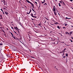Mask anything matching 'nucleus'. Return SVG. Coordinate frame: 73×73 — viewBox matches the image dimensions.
Instances as JSON below:
<instances>
[{"label": "nucleus", "mask_w": 73, "mask_h": 73, "mask_svg": "<svg viewBox=\"0 0 73 73\" xmlns=\"http://www.w3.org/2000/svg\"><path fill=\"white\" fill-rule=\"evenodd\" d=\"M71 38H72V39L73 40V37H71Z\"/></svg>", "instance_id": "nucleus-59"}, {"label": "nucleus", "mask_w": 73, "mask_h": 73, "mask_svg": "<svg viewBox=\"0 0 73 73\" xmlns=\"http://www.w3.org/2000/svg\"><path fill=\"white\" fill-rule=\"evenodd\" d=\"M43 2H44V3H45V0H44Z\"/></svg>", "instance_id": "nucleus-42"}, {"label": "nucleus", "mask_w": 73, "mask_h": 73, "mask_svg": "<svg viewBox=\"0 0 73 73\" xmlns=\"http://www.w3.org/2000/svg\"><path fill=\"white\" fill-rule=\"evenodd\" d=\"M65 26H66L67 25H68V24L65 23Z\"/></svg>", "instance_id": "nucleus-30"}, {"label": "nucleus", "mask_w": 73, "mask_h": 73, "mask_svg": "<svg viewBox=\"0 0 73 73\" xmlns=\"http://www.w3.org/2000/svg\"><path fill=\"white\" fill-rule=\"evenodd\" d=\"M3 3H4V5H5V1H3Z\"/></svg>", "instance_id": "nucleus-24"}, {"label": "nucleus", "mask_w": 73, "mask_h": 73, "mask_svg": "<svg viewBox=\"0 0 73 73\" xmlns=\"http://www.w3.org/2000/svg\"><path fill=\"white\" fill-rule=\"evenodd\" d=\"M64 28H65V29H66V27H63V29H64Z\"/></svg>", "instance_id": "nucleus-37"}, {"label": "nucleus", "mask_w": 73, "mask_h": 73, "mask_svg": "<svg viewBox=\"0 0 73 73\" xmlns=\"http://www.w3.org/2000/svg\"><path fill=\"white\" fill-rule=\"evenodd\" d=\"M41 22L39 24H38V25H39L40 27H42V26L41 25V24H40Z\"/></svg>", "instance_id": "nucleus-6"}, {"label": "nucleus", "mask_w": 73, "mask_h": 73, "mask_svg": "<svg viewBox=\"0 0 73 73\" xmlns=\"http://www.w3.org/2000/svg\"><path fill=\"white\" fill-rule=\"evenodd\" d=\"M58 24V22H56V23H54V24H55V25H56V24Z\"/></svg>", "instance_id": "nucleus-22"}, {"label": "nucleus", "mask_w": 73, "mask_h": 73, "mask_svg": "<svg viewBox=\"0 0 73 73\" xmlns=\"http://www.w3.org/2000/svg\"><path fill=\"white\" fill-rule=\"evenodd\" d=\"M14 29H16V27H14Z\"/></svg>", "instance_id": "nucleus-58"}, {"label": "nucleus", "mask_w": 73, "mask_h": 73, "mask_svg": "<svg viewBox=\"0 0 73 73\" xmlns=\"http://www.w3.org/2000/svg\"><path fill=\"white\" fill-rule=\"evenodd\" d=\"M33 8H35V6H33Z\"/></svg>", "instance_id": "nucleus-57"}, {"label": "nucleus", "mask_w": 73, "mask_h": 73, "mask_svg": "<svg viewBox=\"0 0 73 73\" xmlns=\"http://www.w3.org/2000/svg\"><path fill=\"white\" fill-rule=\"evenodd\" d=\"M32 17H34V18H37V17L36 16H33V13H31V14L30 15Z\"/></svg>", "instance_id": "nucleus-1"}, {"label": "nucleus", "mask_w": 73, "mask_h": 73, "mask_svg": "<svg viewBox=\"0 0 73 73\" xmlns=\"http://www.w3.org/2000/svg\"><path fill=\"white\" fill-rule=\"evenodd\" d=\"M62 3H63L64 5H65V4L64 3V1H62Z\"/></svg>", "instance_id": "nucleus-26"}, {"label": "nucleus", "mask_w": 73, "mask_h": 73, "mask_svg": "<svg viewBox=\"0 0 73 73\" xmlns=\"http://www.w3.org/2000/svg\"><path fill=\"white\" fill-rule=\"evenodd\" d=\"M32 11H33L34 12H35V13H36V11L35 10H34V9H33V8H32Z\"/></svg>", "instance_id": "nucleus-15"}, {"label": "nucleus", "mask_w": 73, "mask_h": 73, "mask_svg": "<svg viewBox=\"0 0 73 73\" xmlns=\"http://www.w3.org/2000/svg\"><path fill=\"white\" fill-rule=\"evenodd\" d=\"M44 29L45 30H46V29L45 27H44Z\"/></svg>", "instance_id": "nucleus-32"}, {"label": "nucleus", "mask_w": 73, "mask_h": 73, "mask_svg": "<svg viewBox=\"0 0 73 73\" xmlns=\"http://www.w3.org/2000/svg\"><path fill=\"white\" fill-rule=\"evenodd\" d=\"M65 45H66L67 46H69V45H66V44H65Z\"/></svg>", "instance_id": "nucleus-45"}, {"label": "nucleus", "mask_w": 73, "mask_h": 73, "mask_svg": "<svg viewBox=\"0 0 73 73\" xmlns=\"http://www.w3.org/2000/svg\"><path fill=\"white\" fill-rule=\"evenodd\" d=\"M32 11V10L31 9L29 13V14H30V13H31V11Z\"/></svg>", "instance_id": "nucleus-10"}, {"label": "nucleus", "mask_w": 73, "mask_h": 73, "mask_svg": "<svg viewBox=\"0 0 73 73\" xmlns=\"http://www.w3.org/2000/svg\"><path fill=\"white\" fill-rule=\"evenodd\" d=\"M54 68H56V66H55Z\"/></svg>", "instance_id": "nucleus-62"}, {"label": "nucleus", "mask_w": 73, "mask_h": 73, "mask_svg": "<svg viewBox=\"0 0 73 73\" xmlns=\"http://www.w3.org/2000/svg\"><path fill=\"white\" fill-rule=\"evenodd\" d=\"M70 1H73V0H70Z\"/></svg>", "instance_id": "nucleus-54"}, {"label": "nucleus", "mask_w": 73, "mask_h": 73, "mask_svg": "<svg viewBox=\"0 0 73 73\" xmlns=\"http://www.w3.org/2000/svg\"><path fill=\"white\" fill-rule=\"evenodd\" d=\"M13 50H14V51H16V50L14 49Z\"/></svg>", "instance_id": "nucleus-63"}, {"label": "nucleus", "mask_w": 73, "mask_h": 73, "mask_svg": "<svg viewBox=\"0 0 73 73\" xmlns=\"http://www.w3.org/2000/svg\"><path fill=\"white\" fill-rule=\"evenodd\" d=\"M40 6H39V7L38 8V10H39L40 9Z\"/></svg>", "instance_id": "nucleus-40"}, {"label": "nucleus", "mask_w": 73, "mask_h": 73, "mask_svg": "<svg viewBox=\"0 0 73 73\" xmlns=\"http://www.w3.org/2000/svg\"><path fill=\"white\" fill-rule=\"evenodd\" d=\"M2 12H3V15H5V14L4 13V12L3 11H2Z\"/></svg>", "instance_id": "nucleus-49"}, {"label": "nucleus", "mask_w": 73, "mask_h": 73, "mask_svg": "<svg viewBox=\"0 0 73 73\" xmlns=\"http://www.w3.org/2000/svg\"><path fill=\"white\" fill-rule=\"evenodd\" d=\"M13 37V38L15 39V40L16 38V37L15 36H13V37Z\"/></svg>", "instance_id": "nucleus-12"}, {"label": "nucleus", "mask_w": 73, "mask_h": 73, "mask_svg": "<svg viewBox=\"0 0 73 73\" xmlns=\"http://www.w3.org/2000/svg\"><path fill=\"white\" fill-rule=\"evenodd\" d=\"M29 41H31V38H30V36H29Z\"/></svg>", "instance_id": "nucleus-14"}, {"label": "nucleus", "mask_w": 73, "mask_h": 73, "mask_svg": "<svg viewBox=\"0 0 73 73\" xmlns=\"http://www.w3.org/2000/svg\"><path fill=\"white\" fill-rule=\"evenodd\" d=\"M53 8H56V7L54 6L53 7Z\"/></svg>", "instance_id": "nucleus-36"}, {"label": "nucleus", "mask_w": 73, "mask_h": 73, "mask_svg": "<svg viewBox=\"0 0 73 73\" xmlns=\"http://www.w3.org/2000/svg\"><path fill=\"white\" fill-rule=\"evenodd\" d=\"M70 40L71 42H73V41H72V40L70 39Z\"/></svg>", "instance_id": "nucleus-35"}, {"label": "nucleus", "mask_w": 73, "mask_h": 73, "mask_svg": "<svg viewBox=\"0 0 73 73\" xmlns=\"http://www.w3.org/2000/svg\"><path fill=\"white\" fill-rule=\"evenodd\" d=\"M45 4L46 5H47V4H46V3H45Z\"/></svg>", "instance_id": "nucleus-55"}, {"label": "nucleus", "mask_w": 73, "mask_h": 73, "mask_svg": "<svg viewBox=\"0 0 73 73\" xmlns=\"http://www.w3.org/2000/svg\"><path fill=\"white\" fill-rule=\"evenodd\" d=\"M13 32H15V33H16V34H17V35H18V34H17V33H16V32L15 31H13Z\"/></svg>", "instance_id": "nucleus-27"}, {"label": "nucleus", "mask_w": 73, "mask_h": 73, "mask_svg": "<svg viewBox=\"0 0 73 73\" xmlns=\"http://www.w3.org/2000/svg\"><path fill=\"white\" fill-rule=\"evenodd\" d=\"M71 19V18H69L67 17H66V19Z\"/></svg>", "instance_id": "nucleus-17"}, {"label": "nucleus", "mask_w": 73, "mask_h": 73, "mask_svg": "<svg viewBox=\"0 0 73 73\" xmlns=\"http://www.w3.org/2000/svg\"><path fill=\"white\" fill-rule=\"evenodd\" d=\"M0 17H1V18H0V19H3V17L2 16V15H0Z\"/></svg>", "instance_id": "nucleus-8"}, {"label": "nucleus", "mask_w": 73, "mask_h": 73, "mask_svg": "<svg viewBox=\"0 0 73 73\" xmlns=\"http://www.w3.org/2000/svg\"><path fill=\"white\" fill-rule=\"evenodd\" d=\"M1 11H2V12H3V11L2 9H1Z\"/></svg>", "instance_id": "nucleus-41"}, {"label": "nucleus", "mask_w": 73, "mask_h": 73, "mask_svg": "<svg viewBox=\"0 0 73 73\" xmlns=\"http://www.w3.org/2000/svg\"><path fill=\"white\" fill-rule=\"evenodd\" d=\"M57 28H58V29H60V27L58 26L57 27Z\"/></svg>", "instance_id": "nucleus-28"}, {"label": "nucleus", "mask_w": 73, "mask_h": 73, "mask_svg": "<svg viewBox=\"0 0 73 73\" xmlns=\"http://www.w3.org/2000/svg\"><path fill=\"white\" fill-rule=\"evenodd\" d=\"M66 35H69V33L68 32H66Z\"/></svg>", "instance_id": "nucleus-9"}, {"label": "nucleus", "mask_w": 73, "mask_h": 73, "mask_svg": "<svg viewBox=\"0 0 73 73\" xmlns=\"http://www.w3.org/2000/svg\"><path fill=\"white\" fill-rule=\"evenodd\" d=\"M31 20H34V19H33V18H31Z\"/></svg>", "instance_id": "nucleus-52"}, {"label": "nucleus", "mask_w": 73, "mask_h": 73, "mask_svg": "<svg viewBox=\"0 0 73 73\" xmlns=\"http://www.w3.org/2000/svg\"><path fill=\"white\" fill-rule=\"evenodd\" d=\"M64 56V53L63 54V56Z\"/></svg>", "instance_id": "nucleus-51"}, {"label": "nucleus", "mask_w": 73, "mask_h": 73, "mask_svg": "<svg viewBox=\"0 0 73 73\" xmlns=\"http://www.w3.org/2000/svg\"><path fill=\"white\" fill-rule=\"evenodd\" d=\"M36 15V13L35 12V13L34 14V15Z\"/></svg>", "instance_id": "nucleus-34"}, {"label": "nucleus", "mask_w": 73, "mask_h": 73, "mask_svg": "<svg viewBox=\"0 0 73 73\" xmlns=\"http://www.w3.org/2000/svg\"><path fill=\"white\" fill-rule=\"evenodd\" d=\"M65 57H66V56H63V58H65Z\"/></svg>", "instance_id": "nucleus-48"}, {"label": "nucleus", "mask_w": 73, "mask_h": 73, "mask_svg": "<svg viewBox=\"0 0 73 73\" xmlns=\"http://www.w3.org/2000/svg\"><path fill=\"white\" fill-rule=\"evenodd\" d=\"M2 31L3 32H4L5 33V32L4 31V30H3Z\"/></svg>", "instance_id": "nucleus-46"}, {"label": "nucleus", "mask_w": 73, "mask_h": 73, "mask_svg": "<svg viewBox=\"0 0 73 73\" xmlns=\"http://www.w3.org/2000/svg\"><path fill=\"white\" fill-rule=\"evenodd\" d=\"M45 19H47V20H48V19L46 18H45Z\"/></svg>", "instance_id": "nucleus-60"}, {"label": "nucleus", "mask_w": 73, "mask_h": 73, "mask_svg": "<svg viewBox=\"0 0 73 73\" xmlns=\"http://www.w3.org/2000/svg\"><path fill=\"white\" fill-rule=\"evenodd\" d=\"M50 33H53V31H51L50 32Z\"/></svg>", "instance_id": "nucleus-53"}, {"label": "nucleus", "mask_w": 73, "mask_h": 73, "mask_svg": "<svg viewBox=\"0 0 73 73\" xmlns=\"http://www.w3.org/2000/svg\"><path fill=\"white\" fill-rule=\"evenodd\" d=\"M3 9H5V10L7 9L6 8H4Z\"/></svg>", "instance_id": "nucleus-50"}, {"label": "nucleus", "mask_w": 73, "mask_h": 73, "mask_svg": "<svg viewBox=\"0 0 73 73\" xmlns=\"http://www.w3.org/2000/svg\"><path fill=\"white\" fill-rule=\"evenodd\" d=\"M61 4H60V3H59V6L60 7H61Z\"/></svg>", "instance_id": "nucleus-25"}, {"label": "nucleus", "mask_w": 73, "mask_h": 73, "mask_svg": "<svg viewBox=\"0 0 73 73\" xmlns=\"http://www.w3.org/2000/svg\"><path fill=\"white\" fill-rule=\"evenodd\" d=\"M73 33V31H71L70 32V35H72V34Z\"/></svg>", "instance_id": "nucleus-16"}, {"label": "nucleus", "mask_w": 73, "mask_h": 73, "mask_svg": "<svg viewBox=\"0 0 73 73\" xmlns=\"http://www.w3.org/2000/svg\"><path fill=\"white\" fill-rule=\"evenodd\" d=\"M55 68L56 69H57V70H58V69H57V68Z\"/></svg>", "instance_id": "nucleus-61"}, {"label": "nucleus", "mask_w": 73, "mask_h": 73, "mask_svg": "<svg viewBox=\"0 0 73 73\" xmlns=\"http://www.w3.org/2000/svg\"><path fill=\"white\" fill-rule=\"evenodd\" d=\"M58 15L59 16L60 15V14H59V13H58Z\"/></svg>", "instance_id": "nucleus-64"}, {"label": "nucleus", "mask_w": 73, "mask_h": 73, "mask_svg": "<svg viewBox=\"0 0 73 73\" xmlns=\"http://www.w3.org/2000/svg\"><path fill=\"white\" fill-rule=\"evenodd\" d=\"M54 14L55 15H57V13H56V12L54 11Z\"/></svg>", "instance_id": "nucleus-11"}, {"label": "nucleus", "mask_w": 73, "mask_h": 73, "mask_svg": "<svg viewBox=\"0 0 73 73\" xmlns=\"http://www.w3.org/2000/svg\"><path fill=\"white\" fill-rule=\"evenodd\" d=\"M26 1L28 3H30V4H31V2H30V1H28V0H26Z\"/></svg>", "instance_id": "nucleus-3"}, {"label": "nucleus", "mask_w": 73, "mask_h": 73, "mask_svg": "<svg viewBox=\"0 0 73 73\" xmlns=\"http://www.w3.org/2000/svg\"><path fill=\"white\" fill-rule=\"evenodd\" d=\"M11 29H14V28H13V27H11Z\"/></svg>", "instance_id": "nucleus-38"}, {"label": "nucleus", "mask_w": 73, "mask_h": 73, "mask_svg": "<svg viewBox=\"0 0 73 73\" xmlns=\"http://www.w3.org/2000/svg\"><path fill=\"white\" fill-rule=\"evenodd\" d=\"M16 29H16V30H17V31H18V32L19 33H20V32H19V29L18 28H17V27H16Z\"/></svg>", "instance_id": "nucleus-2"}, {"label": "nucleus", "mask_w": 73, "mask_h": 73, "mask_svg": "<svg viewBox=\"0 0 73 73\" xmlns=\"http://www.w3.org/2000/svg\"><path fill=\"white\" fill-rule=\"evenodd\" d=\"M27 14L28 15H29V13H28L27 12Z\"/></svg>", "instance_id": "nucleus-56"}, {"label": "nucleus", "mask_w": 73, "mask_h": 73, "mask_svg": "<svg viewBox=\"0 0 73 73\" xmlns=\"http://www.w3.org/2000/svg\"><path fill=\"white\" fill-rule=\"evenodd\" d=\"M41 3H42V4H44V2L42 1L41 2Z\"/></svg>", "instance_id": "nucleus-39"}, {"label": "nucleus", "mask_w": 73, "mask_h": 73, "mask_svg": "<svg viewBox=\"0 0 73 73\" xmlns=\"http://www.w3.org/2000/svg\"><path fill=\"white\" fill-rule=\"evenodd\" d=\"M21 23H19L20 25H21V26H22V25H21Z\"/></svg>", "instance_id": "nucleus-43"}, {"label": "nucleus", "mask_w": 73, "mask_h": 73, "mask_svg": "<svg viewBox=\"0 0 73 73\" xmlns=\"http://www.w3.org/2000/svg\"><path fill=\"white\" fill-rule=\"evenodd\" d=\"M66 57H68V53L66 54Z\"/></svg>", "instance_id": "nucleus-20"}, {"label": "nucleus", "mask_w": 73, "mask_h": 73, "mask_svg": "<svg viewBox=\"0 0 73 73\" xmlns=\"http://www.w3.org/2000/svg\"><path fill=\"white\" fill-rule=\"evenodd\" d=\"M15 40H18V41H19V40H20V39H19L18 38L16 37Z\"/></svg>", "instance_id": "nucleus-5"}, {"label": "nucleus", "mask_w": 73, "mask_h": 73, "mask_svg": "<svg viewBox=\"0 0 73 73\" xmlns=\"http://www.w3.org/2000/svg\"><path fill=\"white\" fill-rule=\"evenodd\" d=\"M29 34H30V35H31V34H32V33H31V32L30 31L29 32Z\"/></svg>", "instance_id": "nucleus-31"}, {"label": "nucleus", "mask_w": 73, "mask_h": 73, "mask_svg": "<svg viewBox=\"0 0 73 73\" xmlns=\"http://www.w3.org/2000/svg\"><path fill=\"white\" fill-rule=\"evenodd\" d=\"M59 1V2H60V3H62V1H62V0H61L60 1Z\"/></svg>", "instance_id": "nucleus-21"}, {"label": "nucleus", "mask_w": 73, "mask_h": 73, "mask_svg": "<svg viewBox=\"0 0 73 73\" xmlns=\"http://www.w3.org/2000/svg\"><path fill=\"white\" fill-rule=\"evenodd\" d=\"M5 13L6 15L8 14V12H7L5 11Z\"/></svg>", "instance_id": "nucleus-7"}, {"label": "nucleus", "mask_w": 73, "mask_h": 73, "mask_svg": "<svg viewBox=\"0 0 73 73\" xmlns=\"http://www.w3.org/2000/svg\"><path fill=\"white\" fill-rule=\"evenodd\" d=\"M31 5H32L33 7L34 6V4H33L31 3Z\"/></svg>", "instance_id": "nucleus-19"}, {"label": "nucleus", "mask_w": 73, "mask_h": 73, "mask_svg": "<svg viewBox=\"0 0 73 73\" xmlns=\"http://www.w3.org/2000/svg\"><path fill=\"white\" fill-rule=\"evenodd\" d=\"M35 3H36V4H37V2L35 1Z\"/></svg>", "instance_id": "nucleus-47"}, {"label": "nucleus", "mask_w": 73, "mask_h": 73, "mask_svg": "<svg viewBox=\"0 0 73 73\" xmlns=\"http://www.w3.org/2000/svg\"><path fill=\"white\" fill-rule=\"evenodd\" d=\"M66 50V48H65L64 50H62V52H65V51Z\"/></svg>", "instance_id": "nucleus-18"}, {"label": "nucleus", "mask_w": 73, "mask_h": 73, "mask_svg": "<svg viewBox=\"0 0 73 73\" xmlns=\"http://www.w3.org/2000/svg\"><path fill=\"white\" fill-rule=\"evenodd\" d=\"M53 10L54 12H56V9L53 8Z\"/></svg>", "instance_id": "nucleus-13"}, {"label": "nucleus", "mask_w": 73, "mask_h": 73, "mask_svg": "<svg viewBox=\"0 0 73 73\" xmlns=\"http://www.w3.org/2000/svg\"><path fill=\"white\" fill-rule=\"evenodd\" d=\"M20 1H21V0H20L19 1V2L20 3H21V2Z\"/></svg>", "instance_id": "nucleus-44"}, {"label": "nucleus", "mask_w": 73, "mask_h": 73, "mask_svg": "<svg viewBox=\"0 0 73 73\" xmlns=\"http://www.w3.org/2000/svg\"><path fill=\"white\" fill-rule=\"evenodd\" d=\"M6 56L7 57H10V55L6 54Z\"/></svg>", "instance_id": "nucleus-4"}, {"label": "nucleus", "mask_w": 73, "mask_h": 73, "mask_svg": "<svg viewBox=\"0 0 73 73\" xmlns=\"http://www.w3.org/2000/svg\"><path fill=\"white\" fill-rule=\"evenodd\" d=\"M11 34L12 37H13V34L12 33H11Z\"/></svg>", "instance_id": "nucleus-23"}, {"label": "nucleus", "mask_w": 73, "mask_h": 73, "mask_svg": "<svg viewBox=\"0 0 73 73\" xmlns=\"http://www.w3.org/2000/svg\"><path fill=\"white\" fill-rule=\"evenodd\" d=\"M3 43H0V45H3Z\"/></svg>", "instance_id": "nucleus-33"}, {"label": "nucleus", "mask_w": 73, "mask_h": 73, "mask_svg": "<svg viewBox=\"0 0 73 73\" xmlns=\"http://www.w3.org/2000/svg\"><path fill=\"white\" fill-rule=\"evenodd\" d=\"M63 51H62L60 52V53H63Z\"/></svg>", "instance_id": "nucleus-29"}]
</instances>
